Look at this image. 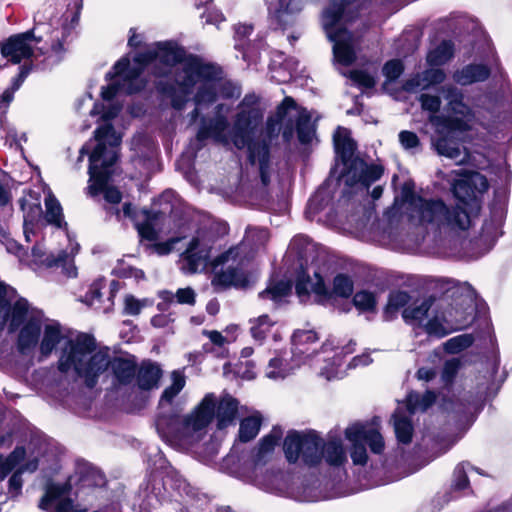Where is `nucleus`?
<instances>
[{
  "mask_svg": "<svg viewBox=\"0 0 512 512\" xmlns=\"http://www.w3.org/2000/svg\"><path fill=\"white\" fill-rule=\"evenodd\" d=\"M403 70L404 67L400 60H391L384 65L383 74L388 80L393 81L402 74Z\"/></svg>",
  "mask_w": 512,
  "mask_h": 512,
  "instance_id": "54",
  "label": "nucleus"
},
{
  "mask_svg": "<svg viewBox=\"0 0 512 512\" xmlns=\"http://www.w3.org/2000/svg\"><path fill=\"white\" fill-rule=\"evenodd\" d=\"M355 84L364 87L371 88L375 85V78L372 74L364 70H353L347 75Z\"/></svg>",
  "mask_w": 512,
  "mask_h": 512,
  "instance_id": "49",
  "label": "nucleus"
},
{
  "mask_svg": "<svg viewBox=\"0 0 512 512\" xmlns=\"http://www.w3.org/2000/svg\"><path fill=\"white\" fill-rule=\"evenodd\" d=\"M203 333H204V335H206L209 338V340L213 344H215L217 346H222L226 343L225 337L220 332H218L216 330L204 331Z\"/></svg>",
  "mask_w": 512,
  "mask_h": 512,
  "instance_id": "63",
  "label": "nucleus"
},
{
  "mask_svg": "<svg viewBox=\"0 0 512 512\" xmlns=\"http://www.w3.org/2000/svg\"><path fill=\"white\" fill-rule=\"evenodd\" d=\"M109 127L99 129L96 132V137L99 140V145L95 148L90 155L89 174L91 184L89 190L92 194H97L100 191L104 192V197L108 202L119 203L121 201V193L114 187H107V182L113 173L112 166L117 160V147L120 145V138L113 131L110 141V149L104 153L103 141L106 138L104 132H109Z\"/></svg>",
  "mask_w": 512,
  "mask_h": 512,
  "instance_id": "6",
  "label": "nucleus"
},
{
  "mask_svg": "<svg viewBox=\"0 0 512 512\" xmlns=\"http://www.w3.org/2000/svg\"><path fill=\"white\" fill-rule=\"evenodd\" d=\"M9 252H14L18 255L20 261L25 262L29 266H44L47 268L55 267L57 264L56 257L53 255H48L46 250L41 245H35L31 251V259L24 258L23 255L20 254L21 248L16 244L12 246H8Z\"/></svg>",
  "mask_w": 512,
  "mask_h": 512,
  "instance_id": "22",
  "label": "nucleus"
},
{
  "mask_svg": "<svg viewBox=\"0 0 512 512\" xmlns=\"http://www.w3.org/2000/svg\"><path fill=\"white\" fill-rule=\"evenodd\" d=\"M280 433L273 431L269 435L262 438L260 441L257 453H256V461L262 462L264 461L268 456L272 454L275 447L278 444V441L280 439Z\"/></svg>",
  "mask_w": 512,
  "mask_h": 512,
  "instance_id": "40",
  "label": "nucleus"
},
{
  "mask_svg": "<svg viewBox=\"0 0 512 512\" xmlns=\"http://www.w3.org/2000/svg\"><path fill=\"white\" fill-rule=\"evenodd\" d=\"M46 212L43 217L44 223L52 224L56 227H61L63 222L62 207L57 199L51 193L45 198Z\"/></svg>",
  "mask_w": 512,
  "mask_h": 512,
  "instance_id": "31",
  "label": "nucleus"
},
{
  "mask_svg": "<svg viewBox=\"0 0 512 512\" xmlns=\"http://www.w3.org/2000/svg\"><path fill=\"white\" fill-rule=\"evenodd\" d=\"M302 442L303 436L296 433L289 434L285 438L283 449L290 463H295L301 456Z\"/></svg>",
  "mask_w": 512,
  "mask_h": 512,
  "instance_id": "35",
  "label": "nucleus"
},
{
  "mask_svg": "<svg viewBox=\"0 0 512 512\" xmlns=\"http://www.w3.org/2000/svg\"><path fill=\"white\" fill-rule=\"evenodd\" d=\"M298 137L302 143H309L315 135V125L311 121V116L306 111L299 114L297 122Z\"/></svg>",
  "mask_w": 512,
  "mask_h": 512,
  "instance_id": "38",
  "label": "nucleus"
},
{
  "mask_svg": "<svg viewBox=\"0 0 512 512\" xmlns=\"http://www.w3.org/2000/svg\"><path fill=\"white\" fill-rule=\"evenodd\" d=\"M310 291L318 294V295H326L327 289L325 287L323 279L315 274V281L310 279L299 278L296 283V292L299 296L306 295Z\"/></svg>",
  "mask_w": 512,
  "mask_h": 512,
  "instance_id": "34",
  "label": "nucleus"
},
{
  "mask_svg": "<svg viewBox=\"0 0 512 512\" xmlns=\"http://www.w3.org/2000/svg\"><path fill=\"white\" fill-rule=\"evenodd\" d=\"M110 363L108 350L97 349L94 338L82 334L66 342L58 369L68 379L82 378L87 386L93 387Z\"/></svg>",
  "mask_w": 512,
  "mask_h": 512,
  "instance_id": "2",
  "label": "nucleus"
},
{
  "mask_svg": "<svg viewBox=\"0 0 512 512\" xmlns=\"http://www.w3.org/2000/svg\"><path fill=\"white\" fill-rule=\"evenodd\" d=\"M459 367L460 361L457 359H451L446 361L441 374L442 381L445 384L451 383L454 377L456 376Z\"/></svg>",
  "mask_w": 512,
  "mask_h": 512,
  "instance_id": "52",
  "label": "nucleus"
},
{
  "mask_svg": "<svg viewBox=\"0 0 512 512\" xmlns=\"http://www.w3.org/2000/svg\"><path fill=\"white\" fill-rule=\"evenodd\" d=\"M410 216L420 223H432L437 226H446L451 229L465 230L470 226L471 220L466 211H448L441 201H427L413 198L410 203Z\"/></svg>",
  "mask_w": 512,
  "mask_h": 512,
  "instance_id": "8",
  "label": "nucleus"
},
{
  "mask_svg": "<svg viewBox=\"0 0 512 512\" xmlns=\"http://www.w3.org/2000/svg\"><path fill=\"white\" fill-rule=\"evenodd\" d=\"M349 441H366L373 453L380 454L384 450V440L378 429L362 424L349 426L345 431Z\"/></svg>",
  "mask_w": 512,
  "mask_h": 512,
  "instance_id": "17",
  "label": "nucleus"
},
{
  "mask_svg": "<svg viewBox=\"0 0 512 512\" xmlns=\"http://www.w3.org/2000/svg\"><path fill=\"white\" fill-rule=\"evenodd\" d=\"M435 400V395L432 392H426L423 396L416 393H411L407 397V409L410 413L417 411H425L429 408Z\"/></svg>",
  "mask_w": 512,
  "mask_h": 512,
  "instance_id": "39",
  "label": "nucleus"
},
{
  "mask_svg": "<svg viewBox=\"0 0 512 512\" xmlns=\"http://www.w3.org/2000/svg\"><path fill=\"white\" fill-rule=\"evenodd\" d=\"M409 302V295L406 292H396L391 294L387 304L388 311L397 310Z\"/></svg>",
  "mask_w": 512,
  "mask_h": 512,
  "instance_id": "56",
  "label": "nucleus"
},
{
  "mask_svg": "<svg viewBox=\"0 0 512 512\" xmlns=\"http://www.w3.org/2000/svg\"><path fill=\"white\" fill-rule=\"evenodd\" d=\"M301 456L308 465L319 463L322 456H324L322 440L313 434L304 435Z\"/></svg>",
  "mask_w": 512,
  "mask_h": 512,
  "instance_id": "25",
  "label": "nucleus"
},
{
  "mask_svg": "<svg viewBox=\"0 0 512 512\" xmlns=\"http://www.w3.org/2000/svg\"><path fill=\"white\" fill-rule=\"evenodd\" d=\"M455 197L459 200V204L455 209H458V211H468L465 209V207H469L470 210L477 211L479 209V204L476 199V195L474 193V190L469 189V187H465L462 189V196L461 195H455Z\"/></svg>",
  "mask_w": 512,
  "mask_h": 512,
  "instance_id": "46",
  "label": "nucleus"
},
{
  "mask_svg": "<svg viewBox=\"0 0 512 512\" xmlns=\"http://www.w3.org/2000/svg\"><path fill=\"white\" fill-rule=\"evenodd\" d=\"M490 75V70L481 64L467 65L454 73L453 79L460 85H471L485 81Z\"/></svg>",
  "mask_w": 512,
  "mask_h": 512,
  "instance_id": "23",
  "label": "nucleus"
},
{
  "mask_svg": "<svg viewBox=\"0 0 512 512\" xmlns=\"http://www.w3.org/2000/svg\"><path fill=\"white\" fill-rule=\"evenodd\" d=\"M353 445L351 450V458L354 464L364 465L367 462L368 455L366 452V448L363 445V441H350Z\"/></svg>",
  "mask_w": 512,
  "mask_h": 512,
  "instance_id": "53",
  "label": "nucleus"
},
{
  "mask_svg": "<svg viewBox=\"0 0 512 512\" xmlns=\"http://www.w3.org/2000/svg\"><path fill=\"white\" fill-rule=\"evenodd\" d=\"M217 115L209 126H203L198 134L199 140L212 137L216 141L227 144L231 141L238 149L248 147L250 159L253 163L259 162L261 169L268 159V148L266 145L256 147L252 140L256 136L263 120V113L256 105L255 97H245L238 107L233 126L227 134L228 121L226 114L229 108L224 105L216 107Z\"/></svg>",
  "mask_w": 512,
  "mask_h": 512,
  "instance_id": "1",
  "label": "nucleus"
},
{
  "mask_svg": "<svg viewBox=\"0 0 512 512\" xmlns=\"http://www.w3.org/2000/svg\"><path fill=\"white\" fill-rule=\"evenodd\" d=\"M382 173L383 170L380 166H369L362 160H355L345 174V182L351 186L360 183L367 188L371 183L377 181Z\"/></svg>",
  "mask_w": 512,
  "mask_h": 512,
  "instance_id": "15",
  "label": "nucleus"
},
{
  "mask_svg": "<svg viewBox=\"0 0 512 512\" xmlns=\"http://www.w3.org/2000/svg\"><path fill=\"white\" fill-rule=\"evenodd\" d=\"M215 416V397L207 394L198 406L184 419L183 429L188 436L204 430Z\"/></svg>",
  "mask_w": 512,
  "mask_h": 512,
  "instance_id": "13",
  "label": "nucleus"
},
{
  "mask_svg": "<svg viewBox=\"0 0 512 512\" xmlns=\"http://www.w3.org/2000/svg\"><path fill=\"white\" fill-rule=\"evenodd\" d=\"M63 339L64 336L58 324L45 325L41 341H39L41 357L46 358L51 355L52 351Z\"/></svg>",
  "mask_w": 512,
  "mask_h": 512,
  "instance_id": "26",
  "label": "nucleus"
},
{
  "mask_svg": "<svg viewBox=\"0 0 512 512\" xmlns=\"http://www.w3.org/2000/svg\"><path fill=\"white\" fill-rule=\"evenodd\" d=\"M261 425V417L254 414L245 418L240 423L239 438L242 442H248L256 437Z\"/></svg>",
  "mask_w": 512,
  "mask_h": 512,
  "instance_id": "33",
  "label": "nucleus"
},
{
  "mask_svg": "<svg viewBox=\"0 0 512 512\" xmlns=\"http://www.w3.org/2000/svg\"><path fill=\"white\" fill-rule=\"evenodd\" d=\"M444 97L448 100L449 109L454 116L448 119L447 127L451 131H465L469 128L471 114L469 108L463 103L462 93L452 85L442 88Z\"/></svg>",
  "mask_w": 512,
  "mask_h": 512,
  "instance_id": "12",
  "label": "nucleus"
},
{
  "mask_svg": "<svg viewBox=\"0 0 512 512\" xmlns=\"http://www.w3.org/2000/svg\"><path fill=\"white\" fill-rule=\"evenodd\" d=\"M175 297L180 304L193 305L195 303V292L189 287L178 289Z\"/></svg>",
  "mask_w": 512,
  "mask_h": 512,
  "instance_id": "62",
  "label": "nucleus"
},
{
  "mask_svg": "<svg viewBox=\"0 0 512 512\" xmlns=\"http://www.w3.org/2000/svg\"><path fill=\"white\" fill-rule=\"evenodd\" d=\"M182 57L183 52L176 45L172 43H157L149 47L146 53L135 56L133 64L127 58H122L113 68L114 77L117 80L107 87H103L101 96L104 100H111L120 91L126 93L137 92L144 86L143 81L138 78L144 64L153 59H159L160 62L172 65L179 62Z\"/></svg>",
  "mask_w": 512,
  "mask_h": 512,
  "instance_id": "4",
  "label": "nucleus"
},
{
  "mask_svg": "<svg viewBox=\"0 0 512 512\" xmlns=\"http://www.w3.org/2000/svg\"><path fill=\"white\" fill-rule=\"evenodd\" d=\"M104 287V281L102 279H98L90 287L89 293L85 298V302L88 305H94L95 300H99L101 297V289Z\"/></svg>",
  "mask_w": 512,
  "mask_h": 512,
  "instance_id": "59",
  "label": "nucleus"
},
{
  "mask_svg": "<svg viewBox=\"0 0 512 512\" xmlns=\"http://www.w3.org/2000/svg\"><path fill=\"white\" fill-rule=\"evenodd\" d=\"M51 505H55V512H80L70 499L64 497L63 489L57 485L47 486L46 493L39 503L43 510H48Z\"/></svg>",
  "mask_w": 512,
  "mask_h": 512,
  "instance_id": "20",
  "label": "nucleus"
},
{
  "mask_svg": "<svg viewBox=\"0 0 512 512\" xmlns=\"http://www.w3.org/2000/svg\"><path fill=\"white\" fill-rule=\"evenodd\" d=\"M178 241V239H172L165 243H159L154 245V249L156 253L159 255H165L168 254L172 249L173 245Z\"/></svg>",
  "mask_w": 512,
  "mask_h": 512,
  "instance_id": "64",
  "label": "nucleus"
},
{
  "mask_svg": "<svg viewBox=\"0 0 512 512\" xmlns=\"http://www.w3.org/2000/svg\"><path fill=\"white\" fill-rule=\"evenodd\" d=\"M39 465L38 454L31 446H17L10 454H0V482L11 472L33 473Z\"/></svg>",
  "mask_w": 512,
  "mask_h": 512,
  "instance_id": "11",
  "label": "nucleus"
},
{
  "mask_svg": "<svg viewBox=\"0 0 512 512\" xmlns=\"http://www.w3.org/2000/svg\"><path fill=\"white\" fill-rule=\"evenodd\" d=\"M452 56V44L449 42H443L427 55V61L432 66H439L449 61Z\"/></svg>",
  "mask_w": 512,
  "mask_h": 512,
  "instance_id": "41",
  "label": "nucleus"
},
{
  "mask_svg": "<svg viewBox=\"0 0 512 512\" xmlns=\"http://www.w3.org/2000/svg\"><path fill=\"white\" fill-rule=\"evenodd\" d=\"M237 407L238 402L234 398L225 396L221 399L216 413L217 426L219 429H223L233 422Z\"/></svg>",
  "mask_w": 512,
  "mask_h": 512,
  "instance_id": "28",
  "label": "nucleus"
},
{
  "mask_svg": "<svg viewBox=\"0 0 512 512\" xmlns=\"http://www.w3.org/2000/svg\"><path fill=\"white\" fill-rule=\"evenodd\" d=\"M333 139L337 154H339L344 161H348L355 150V143L350 138L349 131L344 128H338L334 133Z\"/></svg>",
  "mask_w": 512,
  "mask_h": 512,
  "instance_id": "29",
  "label": "nucleus"
},
{
  "mask_svg": "<svg viewBox=\"0 0 512 512\" xmlns=\"http://www.w3.org/2000/svg\"><path fill=\"white\" fill-rule=\"evenodd\" d=\"M353 292L352 280L343 274H339L333 281V293L341 297H349Z\"/></svg>",
  "mask_w": 512,
  "mask_h": 512,
  "instance_id": "47",
  "label": "nucleus"
},
{
  "mask_svg": "<svg viewBox=\"0 0 512 512\" xmlns=\"http://www.w3.org/2000/svg\"><path fill=\"white\" fill-rule=\"evenodd\" d=\"M353 301L355 306L361 310H372L376 304L374 295L367 291H361L355 294Z\"/></svg>",
  "mask_w": 512,
  "mask_h": 512,
  "instance_id": "51",
  "label": "nucleus"
},
{
  "mask_svg": "<svg viewBox=\"0 0 512 512\" xmlns=\"http://www.w3.org/2000/svg\"><path fill=\"white\" fill-rule=\"evenodd\" d=\"M394 430L396 437L402 443H409L412 439L413 427L410 420L402 416L399 411L394 414Z\"/></svg>",
  "mask_w": 512,
  "mask_h": 512,
  "instance_id": "37",
  "label": "nucleus"
},
{
  "mask_svg": "<svg viewBox=\"0 0 512 512\" xmlns=\"http://www.w3.org/2000/svg\"><path fill=\"white\" fill-rule=\"evenodd\" d=\"M465 187H469V189L474 190V193L477 196V193H483L488 189V181L482 174L472 172L454 183V195L462 196V189Z\"/></svg>",
  "mask_w": 512,
  "mask_h": 512,
  "instance_id": "27",
  "label": "nucleus"
},
{
  "mask_svg": "<svg viewBox=\"0 0 512 512\" xmlns=\"http://www.w3.org/2000/svg\"><path fill=\"white\" fill-rule=\"evenodd\" d=\"M209 258V249L199 238L189 243L182 256V270L186 273H196L206 266Z\"/></svg>",
  "mask_w": 512,
  "mask_h": 512,
  "instance_id": "14",
  "label": "nucleus"
},
{
  "mask_svg": "<svg viewBox=\"0 0 512 512\" xmlns=\"http://www.w3.org/2000/svg\"><path fill=\"white\" fill-rule=\"evenodd\" d=\"M470 308L468 299L454 308L447 301L435 302L429 297L407 307L402 315L406 322L422 325L429 335L443 337L467 324Z\"/></svg>",
  "mask_w": 512,
  "mask_h": 512,
  "instance_id": "3",
  "label": "nucleus"
},
{
  "mask_svg": "<svg viewBox=\"0 0 512 512\" xmlns=\"http://www.w3.org/2000/svg\"><path fill=\"white\" fill-rule=\"evenodd\" d=\"M77 251L78 249L76 247L72 249L71 254L66 251H61L55 258V260H57V264L55 266H61L63 273L68 278H75L77 276V268L73 260V256Z\"/></svg>",
  "mask_w": 512,
  "mask_h": 512,
  "instance_id": "43",
  "label": "nucleus"
},
{
  "mask_svg": "<svg viewBox=\"0 0 512 512\" xmlns=\"http://www.w3.org/2000/svg\"><path fill=\"white\" fill-rule=\"evenodd\" d=\"M291 291V284L288 281H279L271 283L265 290L259 293V300L266 301L270 300L273 303V307L286 297Z\"/></svg>",
  "mask_w": 512,
  "mask_h": 512,
  "instance_id": "30",
  "label": "nucleus"
},
{
  "mask_svg": "<svg viewBox=\"0 0 512 512\" xmlns=\"http://www.w3.org/2000/svg\"><path fill=\"white\" fill-rule=\"evenodd\" d=\"M399 141L405 149H412L419 145L418 136L410 131L400 132Z\"/></svg>",
  "mask_w": 512,
  "mask_h": 512,
  "instance_id": "60",
  "label": "nucleus"
},
{
  "mask_svg": "<svg viewBox=\"0 0 512 512\" xmlns=\"http://www.w3.org/2000/svg\"><path fill=\"white\" fill-rule=\"evenodd\" d=\"M445 73L438 68H431L426 70L422 75L407 80L403 86L406 91H414L417 88H427L430 85L442 83L445 80Z\"/></svg>",
  "mask_w": 512,
  "mask_h": 512,
  "instance_id": "24",
  "label": "nucleus"
},
{
  "mask_svg": "<svg viewBox=\"0 0 512 512\" xmlns=\"http://www.w3.org/2000/svg\"><path fill=\"white\" fill-rule=\"evenodd\" d=\"M243 245L230 248L226 252L219 255L212 262L214 269L220 265H225L226 269L215 271L212 279V285L215 287H244L247 284V277L243 270L239 267L243 263L240 257Z\"/></svg>",
  "mask_w": 512,
  "mask_h": 512,
  "instance_id": "10",
  "label": "nucleus"
},
{
  "mask_svg": "<svg viewBox=\"0 0 512 512\" xmlns=\"http://www.w3.org/2000/svg\"><path fill=\"white\" fill-rule=\"evenodd\" d=\"M22 475H23V473L13 471V474L9 478L8 491L13 496H18L21 492V488L23 485Z\"/></svg>",
  "mask_w": 512,
  "mask_h": 512,
  "instance_id": "61",
  "label": "nucleus"
},
{
  "mask_svg": "<svg viewBox=\"0 0 512 512\" xmlns=\"http://www.w3.org/2000/svg\"><path fill=\"white\" fill-rule=\"evenodd\" d=\"M19 202L21 210L23 211L24 234L27 241H30L29 234L30 232H32V226L44 225L40 199L37 195L29 193L27 195H24Z\"/></svg>",
  "mask_w": 512,
  "mask_h": 512,
  "instance_id": "16",
  "label": "nucleus"
},
{
  "mask_svg": "<svg viewBox=\"0 0 512 512\" xmlns=\"http://www.w3.org/2000/svg\"><path fill=\"white\" fill-rule=\"evenodd\" d=\"M171 380V385L164 390L161 396L160 406L162 407L165 404H170L174 397L177 396L185 386V377L178 371L172 372Z\"/></svg>",
  "mask_w": 512,
  "mask_h": 512,
  "instance_id": "36",
  "label": "nucleus"
},
{
  "mask_svg": "<svg viewBox=\"0 0 512 512\" xmlns=\"http://www.w3.org/2000/svg\"><path fill=\"white\" fill-rule=\"evenodd\" d=\"M160 217V214L148 215L144 223L137 224L139 234L145 239L154 240L157 236L155 225Z\"/></svg>",
  "mask_w": 512,
  "mask_h": 512,
  "instance_id": "48",
  "label": "nucleus"
},
{
  "mask_svg": "<svg viewBox=\"0 0 512 512\" xmlns=\"http://www.w3.org/2000/svg\"><path fill=\"white\" fill-rule=\"evenodd\" d=\"M354 0H332L331 6L324 12L323 23L329 38L334 42L333 53L336 61L348 66L356 59L355 41L346 30L334 31V26L340 20H349L348 6Z\"/></svg>",
  "mask_w": 512,
  "mask_h": 512,
  "instance_id": "7",
  "label": "nucleus"
},
{
  "mask_svg": "<svg viewBox=\"0 0 512 512\" xmlns=\"http://www.w3.org/2000/svg\"><path fill=\"white\" fill-rule=\"evenodd\" d=\"M3 57L12 63L18 64L22 60L29 59L33 55V48L18 34L9 37L1 47Z\"/></svg>",
  "mask_w": 512,
  "mask_h": 512,
  "instance_id": "18",
  "label": "nucleus"
},
{
  "mask_svg": "<svg viewBox=\"0 0 512 512\" xmlns=\"http://www.w3.org/2000/svg\"><path fill=\"white\" fill-rule=\"evenodd\" d=\"M181 72L177 77V82L181 91L184 94L189 93L190 87L200 82L201 86L195 97L196 108L193 116L198 115V110L201 106L209 105L215 101L216 98V84L210 80H206L209 76L210 68L202 65L198 61L184 62L180 66Z\"/></svg>",
  "mask_w": 512,
  "mask_h": 512,
  "instance_id": "9",
  "label": "nucleus"
},
{
  "mask_svg": "<svg viewBox=\"0 0 512 512\" xmlns=\"http://www.w3.org/2000/svg\"><path fill=\"white\" fill-rule=\"evenodd\" d=\"M10 180L7 174L0 173V208L7 205L10 201Z\"/></svg>",
  "mask_w": 512,
  "mask_h": 512,
  "instance_id": "57",
  "label": "nucleus"
},
{
  "mask_svg": "<svg viewBox=\"0 0 512 512\" xmlns=\"http://www.w3.org/2000/svg\"><path fill=\"white\" fill-rule=\"evenodd\" d=\"M161 377V369L154 364H145L138 374V383L142 389H151L157 385Z\"/></svg>",
  "mask_w": 512,
  "mask_h": 512,
  "instance_id": "32",
  "label": "nucleus"
},
{
  "mask_svg": "<svg viewBox=\"0 0 512 512\" xmlns=\"http://www.w3.org/2000/svg\"><path fill=\"white\" fill-rule=\"evenodd\" d=\"M251 323V333L253 338L263 340L274 325L275 321H273L268 315H261L252 320Z\"/></svg>",
  "mask_w": 512,
  "mask_h": 512,
  "instance_id": "44",
  "label": "nucleus"
},
{
  "mask_svg": "<svg viewBox=\"0 0 512 512\" xmlns=\"http://www.w3.org/2000/svg\"><path fill=\"white\" fill-rule=\"evenodd\" d=\"M473 343V337L469 334H462L447 340L444 349L447 353L457 354L468 348Z\"/></svg>",
  "mask_w": 512,
  "mask_h": 512,
  "instance_id": "45",
  "label": "nucleus"
},
{
  "mask_svg": "<svg viewBox=\"0 0 512 512\" xmlns=\"http://www.w3.org/2000/svg\"><path fill=\"white\" fill-rule=\"evenodd\" d=\"M288 373L286 368H282V360L272 359L269 363L266 375L270 379L284 378Z\"/></svg>",
  "mask_w": 512,
  "mask_h": 512,
  "instance_id": "55",
  "label": "nucleus"
},
{
  "mask_svg": "<svg viewBox=\"0 0 512 512\" xmlns=\"http://www.w3.org/2000/svg\"><path fill=\"white\" fill-rule=\"evenodd\" d=\"M324 456L328 463L339 465L345 460V452L339 440H332L323 445Z\"/></svg>",
  "mask_w": 512,
  "mask_h": 512,
  "instance_id": "42",
  "label": "nucleus"
},
{
  "mask_svg": "<svg viewBox=\"0 0 512 512\" xmlns=\"http://www.w3.org/2000/svg\"><path fill=\"white\" fill-rule=\"evenodd\" d=\"M437 153L455 161L456 164H464L469 159L468 150L455 140L453 136H443L433 143Z\"/></svg>",
  "mask_w": 512,
  "mask_h": 512,
  "instance_id": "19",
  "label": "nucleus"
},
{
  "mask_svg": "<svg viewBox=\"0 0 512 512\" xmlns=\"http://www.w3.org/2000/svg\"><path fill=\"white\" fill-rule=\"evenodd\" d=\"M422 108L431 113H435L440 109V98L433 95L423 94L420 97Z\"/></svg>",
  "mask_w": 512,
  "mask_h": 512,
  "instance_id": "58",
  "label": "nucleus"
},
{
  "mask_svg": "<svg viewBox=\"0 0 512 512\" xmlns=\"http://www.w3.org/2000/svg\"><path fill=\"white\" fill-rule=\"evenodd\" d=\"M318 337L314 331L299 330L293 335V357L300 363L302 359H307L315 349H311L312 344H316Z\"/></svg>",
  "mask_w": 512,
  "mask_h": 512,
  "instance_id": "21",
  "label": "nucleus"
},
{
  "mask_svg": "<svg viewBox=\"0 0 512 512\" xmlns=\"http://www.w3.org/2000/svg\"><path fill=\"white\" fill-rule=\"evenodd\" d=\"M6 322L9 323L10 331L19 329L18 351L24 355L33 352L40 341L41 319L25 299H19L10 305L7 289L0 283V331Z\"/></svg>",
  "mask_w": 512,
  "mask_h": 512,
  "instance_id": "5",
  "label": "nucleus"
},
{
  "mask_svg": "<svg viewBox=\"0 0 512 512\" xmlns=\"http://www.w3.org/2000/svg\"><path fill=\"white\" fill-rule=\"evenodd\" d=\"M149 304L147 299L139 300L133 295H127L124 299V312L128 315L135 316L141 312L143 307Z\"/></svg>",
  "mask_w": 512,
  "mask_h": 512,
  "instance_id": "50",
  "label": "nucleus"
}]
</instances>
